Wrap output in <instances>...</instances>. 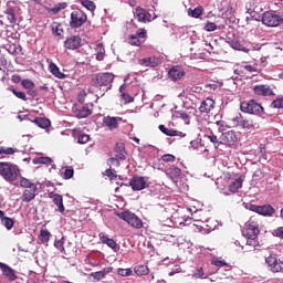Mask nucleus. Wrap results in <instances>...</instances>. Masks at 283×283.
<instances>
[{
	"label": "nucleus",
	"mask_w": 283,
	"mask_h": 283,
	"mask_svg": "<svg viewBox=\"0 0 283 283\" xmlns=\"http://www.w3.org/2000/svg\"><path fill=\"white\" fill-rule=\"evenodd\" d=\"M261 22L266 28H280L283 23V15L279 11H265L262 13Z\"/></svg>",
	"instance_id": "nucleus-4"
},
{
	"label": "nucleus",
	"mask_w": 283,
	"mask_h": 283,
	"mask_svg": "<svg viewBox=\"0 0 283 283\" xmlns=\"http://www.w3.org/2000/svg\"><path fill=\"white\" fill-rule=\"evenodd\" d=\"M227 43H228V45H230V48H232V50H237L239 52H244V45H242V43H240V41L228 40Z\"/></svg>",
	"instance_id": "nucleus-34"
},
{
	"label": "nucleus",
	"mask_w": 283,
	"mask_h": 283,
	"mask_svg": "<svg viewBox=\"0 0 283 283\" xmlns=\"http://www.w3.org/2000/svg\"><path fill=\"white\" fill-rule=\"evenodd\" d=\"M96 60L97 61H103V59H105V48L103 46V43H98L96 45Z\"/></svg>",
	"instance_id": "nucleus-41"
},
{
	"label": "nucleus",
	"mask_w": 283,
	"mask_h": 283,
	"mask_svg": "<svg viewBox=\"0 0 283 283\" xmlns=\"http://www.w3.org/2000/svg\"><path fill=\"white\" fill-rule=\"evenodd\" d=\"M182 76H185V70H182V67L180 66H172L168 71V77L170 78V81H180Z\"/></svg>",
	"instance_id": "nucleus-20"
},
{
	"label": "nucleus",
	"mask_w": 283,
	"mask_h": 283,
	"mask_svg": "<svg viewBox=\"0 0 283 283\" xmlns=\"http://www.w3.org/2000/svg\"><path fill=\"white\" fill-rule=\"evenodd\" d=\"M178 118L185 120L186 125H189V115L187 113H179Z\"/></svg>",
	"instance_id": "nucleus-60"
},
{
	"label": "nucleus",
	"mask_w": 283,
	"mask_h": 283,
	"mask_svg": "<svg viewBox=\"0 0 283 283\" xmlns=\"http://www.w3.org/2000/svg\"><path fill=\"white\" fill-rule=\"evenodd\" d=\"M49 198H51L53 203L57 206V211H60V213L65 211V206L63 205V196L56 192H50Z\"/></svg>",
	"instance_id": "nucleus-21"
},
{
	"label": "nucleus",
	"mask_w": 283,
	"mask_h": 283,
	"mask_svg": "<svg viewBox=\"0 0 283 283\" xmlns=\"http://www.w3.org/2000/svg\"><path fill=\"white\" fill-rule=\"evenodd\" d=\"M244 209L248 211H253L254 213H259V216H264L265 218H271L273 213H275V208L271 205L258 206L251 202H243Z\"/></svg>",
	"instance_id": "nucleus-6"
},
{
	"label": "nucleus",
	"mask_w": 283,
	"mask_h": 283,
	"mask_svg": "<svg viewBox=\"0 0 283 283\" xmlns=\"http://www.w3.org/2000/svg\"><path fill=\"white\" fill-rule=\"evenodd\" d=\"M0 271L3 277H6V280H8L9 282H14L15 280H19L17 271L6 263L0 262Z\"/></svg>",
	"instance_id": "nucleus-12"
},
{
	"label": "nucleus",
	"mask_w": 283,
	"mask_h": 283,
	"mask_svg": "<svg viewBox=\"0 0 283 283\" xmlns=\"http://www.w3.org/2000/svg\"><path fill=\"white\" fill-rule=\"evenodd\" d=\"M232 123L233 125H235V127H241V129H245L247 132H253L259 127L258 123H254L251 119L244 118L242 114H238L235 117H233Z\"/></svg>",
	"instance_id": "nucleus-7"
},
{
	"label": "nucleus",
	"mask_w": 283,
	"mask_h": 283,
	"mask_svg": "<svg viewBox=\"0 0 283 283\" xmlns=\"http://www.w3.org/2000/svg\"><path fill=\"white\" fill-rule=\"evenodd\" d=\"M192 277H200L201 280H203L205 277V270H202V268H198L192 272Z\"/></svg>",
	"instance_id": "nucleus-53"
},
{
	"label": "nucleus",
	"mask_w": 283,
	"mask_h": 283,
	"mask_svg": "<svg viewBox=\"0 0 283 283\" xmlns=\"http://www.w3.org/2000/svg\"><path fill=\"white\" fill-rule=\"evenodd\" d=\"M129 185L133 191H143V189H147V187H149V184H147V178L145 177H133Z\"/></svg>",
	"instance_id": "nucleus-13"
},
{
	"label": "nucleus",
	"mask_w": 283,
	"mask_h": 283,
	"mask_svg": "<svg viewBox=\"0 0 283 283\" xmlns=\"http://www.w3.org/2000/svg\"><path fill=\"white\" fill-rule=\"evenodd\" d=\"M63 240H65L64 237H62V239H60V240H57V241L54 242L55 249H57L59 251H61V253H65V247H63V244H64V241H63Z\"/></svg>",
	"instance_id": "nucleus-48"
},
{
	"label": "nucleus",
	"mask_w": 283,
	"mask_h": 283,
	"mask_svg": "<svg viewBox=\"0 0 283 283\" xmlns=\"http://www.w3.org/2000/svg\"><path fill=\"white\" fill-rule=\"evenodd\" d=\"M211 264H213V266H218L219 269H222V266H227V262L220 261L218 259H213L211 261Z\"/></svg>",
	"instance_id": "nucleus-57"
},
{
	"label": "nucleus",
	"mask_w": 283,
	"mask_h": 283,
	"mask_svg": "<svg viewBox=\"0 0 283 283\" xmlns=\"http://www.w3.org/2000/svg\"><path fill=\"white\" fill-rule=\"evenodd\" d=\"M120 220H124L130 227H134V229H143V220L138 218V216L134 214V212L130 211H124L118 214Z\"/></svg>",
	"instance_id": "nucleus-9"
},
{
	"label": "nucleus",
	"mask_w": 283,
	"mask_h": 283,
	"mask_svg": "<svg viewBox=\"0 0 283 283\" xmlns=\"http://www.w3.org/2000/svg\"><path fill=\"white\" fill-rule=\"evenodd\" d=\"M134 17L135 19H137V21H139V23H150V21L158 19L157 14H154V17H151V13H149L148 11H146L144 8H140V7H137L135 9Z\"/></svg>",
	"instance_id": "nucleus-11"
},
{
	"label": "nucleus",
	"mask_w": 283,
	"mask_h": 283,
	"mask_svg": "<svg viewBox=\"0 0 283 283\" xmlns=\"http://www.w3.org/2000/svg\"><path fill=\"white\" fill-rule=\"evenodd\" d=\"M213 107H216V102L212 98H206L201 102L199 112L201 114H209V112L212 111Z\"/></svg>",
	"instance_id": "nucleus-22"
},
{
	"label": "nucleus",
	"mask_w": 283,
	"mask_h": 283,
	"mask_svg": "<svg viewBox=\"0 0 283 283\" xmlns=\"http://www.w3.org/2000/svg\"><path fill=\"white\" fill-rule=\"evenodd\" d=\"M20 187H22L23 189H39L36 184L32 182V180L25 177H20Z\"/></svg>",
	"instance_id": "nucleus-26"
},
{
	"label": "nucleus",
	"mask_w": 283,
	"mask_h": 283,
	"mask_svg": "<svg viewBox=\"0 0 283 283\" xmlns=\"http://www.w3.org/2000/svg\"><path fill=\"white\" fill-rule=\"evenodd\" d=\"M109 167H120V161L116 157H112L107 160Z\"/></svg>",
	"instance_id": "nucleus-56"
},
{
	"label": "nucleus",
	"mask_w": 283,
	"mask_h": 283,
	"mask_svg": "<svg viewBox=\"0 0 283 283\" xmlns=\"http://www.w3.org/2000/svg\"><path fill=\"white\" fill-rule=\"evenodd\" d=\"M120 97L124 99L125 105L134 103V97L129 93H125V84L119 86Z\"/></svg>",
	"instance_id": "nucleus-31"
},
{
	"label": "nucleus",
	"mask_w": 283,
	"mask_h": 283,
	"mask_svg": "<svg viewBox=\"0 0 283 283\" xmlns=\"http://www.w3.org/2000/svg\"><path fill=\"white\" fill-rule=\"evenodd\" d=\"M98 238H99L102 244L108 245L109 249H113L115 251V253H117V251H120V245H118V243H116L114 239H109V237L107 234H105L104 232H101L98 234Z\"/></svg>",
	"instance_id": "nucleus-17"
},
{
	"label": "nucleus",
	"mask_w": 283,
	"mask_h": 283,
	"mask_svg": "<svg viewBox=\"0 0 283 283\" xmlns=\"http://www.w3.org/2000/svg\"><path fill=\"white\" fill-rule=\"evenodd\" d=\"M203 30L206 32H216V30H218V25L214 22H207Z\"/></svg>",
	"instance_id": "nucleus-47"
},
{
	"label": "nucleus",
	"mask_w": 283,
	"mask_h": 283,
	"mask_svg": "<svg viewBox=\"0 0 283 283\" xmlns=\"http://www.w3.org/2000/svg\"><path fill=\"white\" fill-rule=\"evenodd\" d=\"M252 90L256 96H275L273 88L266 84L254 85Z\"/></svg>",
	"instance_id": "nucleus-14"
},
{
	"label": "nucleus",
	"mask_w": 283,
	"mask_h": 283,
	"mask_svg": "<svg viewBox=\"0 0 283 283\" xmlns=\"http://www.w3.org/2000/svg\"><path fill=\"white\" fill-rule=\"evenodd\" d=\"M166 174L169 178H171V180H176V178H180V174H182V171L180 168L172 166L167 169Z\"/></svg>",
	"instance_id": "nucleus-28"
},
{
	"label": "nucleus",
	"mask_w": 283,
	"mask_h": 283,
	"mask_svg": "<svg viewBox=\"0 0 283 283\" xmlns=\"http://www.w3.org/2000/svg\"><path fill=\"white\" fill-rule=\"evenodd\" d=\"M87 23V14L82 10H75L71 13L70 28L76 30Z\"/></svg>",
	"instance_id": "nucleus-8"
},
{
	"label": "nucleus",
	"mask_w": 283,
	"mask_h": 283,
	"mask_svg": "<svg viewBox=\"0 0 283 283\" xmlns=\"http://www.w3.org/2000/svg\"><path fill=\"white\" fill-rule=\"evenodd\" d=\"M53 32L54 34H56V36H61L63 34V29H61V24H57L55 28H53Z\"/></svg>",
	"instance_id": "nucleus-61"
},
{
	"label": "nucleus",
	"mask_w": 283,
	"mask_h": 283,
	"mask_svg": "<svg viewBox=\"0 0 283 283\" xmlns=\"http://www.w3.org/2000/svg\"><path fill=\"white\" fill-rule=\"evenodd\" d=\"M265 263L269 271L272 273H280L283 271V262L275 254H271L270 256L265 258Z\"/></svg>",
	"instance_id": "nucleus-10"
},
{
	"label": "nucleus",
	"mask_w": 283,
	"mask_h": 283,
	"mask_svg": "<svg viewBox=\"0 0 283 283\" xmlns=\"http://www.w3.org/2000/svg\"><path fill=\"white\" fill-rule=\"evenodd\" d=\"M116 153H117V155L115 157L116 159H118L119 161L125 160L126 153H125V146L123 144L117 145Z\"/></svg>",
	"instance_id": "nucleus-38"
},
{
	"label": "nucleus",
	"mask_w": 283,
	"mask_h": 283,
	"mask_svg": "<svg viewBox=\"0 0 283 283\" xmlns=\"http://www.w3.org/2000/svg\"><path fill=\"white\" fill-rule=\"evenodd\" d=\"M33 165H52V158L50 157H35Z\"/></svg>",
	"instance_id": "nucleus-39"
},
{
	"label": "nucleus",
	"mask_w": 283,
	"mask_h": 283,
	"mask_svg": "<svg viewBox=\"0 0 283 283\" xmlns=\"http://www.w3.org/2000/svg\"><path fill=\"white\" fill-rule=\"evenodd\" d=\"M242 182H244L242 178H237L234 181L230 184L229 191H231V193H238V191L242 189Z\"/></svg>",
	"instance_id": "nucleus-25"
},
{
	"label": "nucleus",
	"mask_w": 283,
	"mask_h": 283,
	"mask_svg": "<svg viewBox=\"0 0 283 283\" xmlns=\"http://www.w3.org/2000/svg\"><path fill=\"white\" fill-rule=\"evenodd\" d=\"M161 160H164V163H174L176 157L174 155L167 154L161 157Z\"/></svg>",
	"instance_id": "nucleus-58"
},
{
	"label": "nucleus",
	"mask_w": 283,
	"mask_h": 283,
	"mask_svg": "<svg viewBox=\"0 0 283 283\" xmlns=\"http://www.w3.org/2000/svg\"><path fill=\"white\" fill-rule=\"evenodd\" d=\"M139 40L145 39L147 36V31L145 29H138L135 34Z\"/></svg>",
	"instance_id": "nucleus-59"
},
{
	"label": "nucleus",
	"mask_w": 283,
	"mask_h": 283,
	"mask_svg": "<svg viewBox=\"0 0 283 283\" xmlns=\"http://www.w3.org/2000/svg\"><path fill=\"white\" fill-rule=\"evenodd\" d=\"M136 275H148L149 274V268L147 265H137L135 268Z\"/></svg>",
	"instance_id": "nucleus-43"
},
{
	"label": "nucleus",
	"mask_w": 283,
	"mask_h": 283,
	"mask_svg": "<svg viewBox=\"0 0 283 283\" xmlns=\"http://www.w3.org/2000/svg\"><path fill=\"white\" fill-rule=\"evenodd\" d=\"M260 50H262V44L255 43V42H253V43L249 42V43L244 46L243 52H244L245 54H249V52H255V51H260Z\"/></svg>",
	"instance_id": "nucleus-30"
},
{
	"label": "nucleus",
	"mask_w": 283,
	"mask_h": 283,
	"mask_svg": "<svg viewBox=\"0 0 283 283\" xmlns=\"http://www.w3.org/2000/svg\"><path fill=\"white\" fill-rule=\"evenodd\" d=\"M241 112L243 114H252L254 116H264V107L255 99H250L248 102H242L240 105Z\"/></svg>",
	"instance_id": "nucleus-5"
},
{
	"label": "nucleus",
	"mask_w": 283,
	"mask_h": 283,
	"mask_svg": "<svg viewBox=\"0 0 283 283\" xmlns=\"http://www.w3.org/2000/svg\"><path fill=\"white\" fill-rule=\"evenodd\" d=\"M129 43H130V45H137V46H139V45L143 44V41L139 40L135 34H132V35L129 36Z\"/></svg>",
	"instance_id": "nucleus-52"
},
{
	"label": "nucleus",
	"mask_w": 283,
	"mask_h": 283,
	"mask_svg": "<svg viewBox=\"0 0 283 283\" xmlns=\"http://www.w3.org/2000/svg\"><path fill=\"white\" fill-rule=\"evenodd\" d=\"M49 70L51 72V74H53V76H55V78H67V75H65V73L61 72V69H59V66L55 63H50L49 64Z\"/></svg>",
	"instance_id": "nucleus-23"
},
{
	"label": "nucleus",
	"mask_w": 283,
	"mask_h": 283,
	"mask_svg": "<svg viewBox=\"0 0 283 283\" xmlns=\"http://www.w3.org/2000/svg\"><path fill=\"white\" fill-rule=\"evenodd\" d=\"M242 235L247 238V244L249 247H256L258 235H260V223L253 219H250L248 222H245L244 228L242 229Z\"/></svg>",
	"instance_id": "nucleus-1"
},
{
	"label": "nucleus",
	"mask_w": 283,
	"mask_h": 283,
	"mask_svg": "<svg viewBox=\"0 0 283 283\" xmlns=\"http://www.w3.org/2000/svg\"><path fill=\"white\" fill-rule=\"evenodd\" d=\"M21 85L24 90H33L34 82H32V80H22Z\"/></svg>",
	"instance_id": "nucleus-49"
},
{
	"label": "nucleus",
	"mask_w": 283,
	"mask_h": 283,
	"mask_svg": "<svg viewBox=\"0 0 283 283\" xmlns=\"http://www.w3.org/2000/svg\"><path fill=\"white\" fill-rule=\"evenodd\" d=\"M163 63V60L158 56L144 57L138 60V65L142 67H158Z\"/></svg>",
	"instance_id": "nucleus-15"
},
{
	"label": "nucleus",
	"mask_w": 283,
	"mask_h": 283,
	"mask_svg": "<svg viewBox=\"0 0 283 283\" xmlns=\"http://www.w3.org/2000/svg\"><path fill=\"white\" fill-rule=\"evenodd\" d=\"M1 224L4 226L6 229H8V231H10V229H12V227H14V220H12L9 217H2Z\"/></svg>",
	"instance_id": "nucleus-44"
},
{
	"label": "nucleus",
	"mask_w": 283,
	"mask_h": 283,
	"mask_svg": "<svg viewBox=\"0 0 283 283\" xmlns=\"http://www.w3.org/2000/svg\"><path fill=\"white\" fill-rule=\"evenodd\" d=\"M117 273L122 276V277H129V275H132V269H118Z\"/></svg>",
	"instance_id": "nucleus-54"
},
{
	"label": "nucleus",
	"mask_w": 283,
	"mask_h": 283,
	"mask_svg": "<svg viewBox=\"0 0 283 283\" xmlns=\"http://www.w3.org/2000/svg\"><path fill=\"white\" fill-rule=\"evenodd\" d=\"M64 180H70V178H74V169L66 168L63 175Z\"/></svg>",
	"instance_id": "nucleus-55"
},
{
	"label": "nucleus",
	"mask_w": 283,
	"mask_h": 283,
	"mask_svg": "<svg viewBox=\"0 0 283 283\" xmlns=\"http://www.w3.org/2000/svg\"><path fill=\"white\" fill-rule=\"evenodd\" d=\"M274 235H275L276 238L283 239V227H280V228H277L276 230H274Z\"/></svg>",
	"instance_id": "nucleus-62"
},
{
	"label": "nucleus",
	"mask_w": 283,
	"mask_h": 283,
	"mask_svg": "<svg viewBox=\"0 0 283 283\" xmlns=\"http://www.w3.org/2000/svg\"><path fill=\"white\" fill-rule=\"evenodd\" d=\"M36 191H39V188H28L25 189L21 197L20 200L22 202H32L36 198Z\"/></svg>",
	"instance_id": "nucleus-18"
},
{
	"label": "nucleus",
	"mask_w": 283,
	"mask_h": 283,
	"mask_svg": "<svg viewBox=\"0 0 283 283\" xmlns=\"http://www.w3.org/2000/svg\"><path fill=\"white\" fill-rule=\"evenodd\" d=\"M82 39L78 35H72L71 38L66 39L64 42V48L66 50H78L81 48Z\"/></svg>",
	"instance_id": "nucleus-16"
},
{
	"label": "nucleus",
	"mask_w": 283,
	"mask_h": 283,
	"mask_svg": "<svg viewBox=\"0 0 283 283\" xmlns=\"http://www.w3.org/2000/svg\"><path fill=\"white\" fill-rule=\"evenodd\" d=\"M77 143L80 145H85L86 143H90V135L85 133H80L77 136Z\"/></svg>",
	"instance_id": "nucleus-46"
},
{
	"label": "nucleus",
	"mask_w": 283,
	"mask_h": 283,
	"mask_svg": "<svg viewBox=\"0 0 283 283\" xmlns=\"http://www.w3.org/2000/svg\"><path fill=\"white\" fill-rule=\"evenodd\" d=\"M210 143H213V145H220V142H218V136L216 135H210L208 136Z\"/></svg>",
	"instance_id": "nucleus-63"
},
{
	"label": "nucleus",
	"mask_w": 283,
	"mask_h": 283,
	"mask_svg": "<svg viewBox=\"0 0 283 283\" xmlns=\"http://www.w3.org/2000/svg\"><path fill=\"white\" fill-rule=\"evenodd\" d=\"M21 175L19 166L6 161H0V176L7 182H14Z\"/></svg>",
	"instance_id": "nucleus-2"
},
{
	"label": "nucleus",
	"mask_w": 283,
	"mask_h": 283,
	"mask_svg": "<svg viewBox=\"0 0 283 283\" xmlns=\"http://www.w3.org/2000/svg\"><path fill=\"white\" fill-rule=\"evenodd\" d=\"M159 130L161 134H165L166 136H175L176 129L167 128L165 125H159Z\"/></svg>",
	"instance_id": "nucleus-45"
},
{
	"label": "nucleus",
	"mask_w": 283,
	"mask_h": 283,
	"mask_svg": "<svg viewBox=\"0 0 283 283\" xmlns=\"http://www.w3.org/2000/svg\"><path fill=\"white\" fill-rule=\"evenodd\" d=\"M80 3H81V6H83V8H85L90 12H94V10H96V3H94V1H91V0H80Z\"/></svg>",
	"instance_id": "nucleus-37"
},
{
	"label": "nucleus",
	"mask_w": 283,
	"mask_h": 283,
	"mask_svg": "<svg viewBox=\"0 0 283 283\" xmlns=\"http://www.w3.org/2000/svg\"><path fill=\"white\" fill-rule=\"evenodd\" d=\"M4 14H6L9 23H17V18L14 15V9H12V7L7 8V10L4 11Z\"/></svg>",
	"instance_id": "nucleus-40"
},
{
	"label": "nucleus",
	"mask_w": 283,
	"mask_h": 283,
	"mask_svg": "<svg viewBox=\"0 0 283 283\" xmlns=\"http://www.w3.org/2000/svg\"><path fill=\"white\" fill-rule=\"evenodd\" d=\"M123 120L120 117H106L104 119V125L108 127V129H116L118 127V122Z\"/></svg>",
	"instance_id": "nucleus-24"
},
{
	"label": "nucleus",
	"mask_w": 283,
	"mask_h": 283,
	"mask_svg": "<svg viewBox=\"0 0 283 283\" xmlns=\"http://www.w3.org/2000/svg\"><path fill=\"white\" fill-rule=\"evenodd\" d=\"M202 12H205V8H202V6H198L193 10L191 9L188 10L189 17H192L193 19H200V17L202 15Z\"/></svg>",
	"instance_id": "nucleus-32"
},
{
	"label": "nucleus",
	"mask_w": 283,
	"mask_h": 283,
	"mask_svg": "<svg viewBox=\"0 0 283 283\" xmlns=\"http://www.w3.org/2000/svg\"><path fill=\"white\" fill-rule=\"evenodd\" d=\"M50 238H52V233L50 232V230L42 229L40 231L39 240L42 244L50 242Z\"/></svg>",
	"instance_id": "nucleus-33"
},
{
	"label": "nucleus",
	"mask_w": 283,
	"mask_h": 283,
	"mask_svg": "<svg viewBox=\"0 0 283 283\" xmlns=\"http://www.w3.org/2000/svg\"><path fill=\"white\" fill-rule=\"evenodd\" d=\"M11 92H12V94H14V96H17V98H20L21 101H28L25 93H23L21 91H17V88H12Z\"/></svg>",
	"instance_id": "nucleus-51"
},
{
	"label": "nucleus",
	"mask_w": 283,
	"mask_h": 283,
	"mask_svg": "<svg viewBox=\"0 0 283 283\" xmlns=\"http://www.w3.org/2000/svg\"><path fill=\"white\" fill-rule=\"evenodd\" d=\"M241 67L245 70V72H250V73L258 72V65L255 64L251 65V64L244 63L243 65H241Z\"/></svg>",
	"instance_id": "nucleus-50"
},
{
	"label": "nucleus",
	"mask_w": 283,
	"mask_h": 283,
	"mask_svg": "<svg viewBox=\"0 0 283 283\" xmlns=\"http://www.w3.org/2000/svg\"><path fill=\"white\" fill-rule=\"evenodd\" d=\"M105 176H107L108 178H116V174H114V171H112V169H106Z\"/></svg>",
	"instance_id": "nucleus-64"
},
{
	"label": "nucleus",
	"mask_w": 283,
	"mask_h": 283,
	"mask_svg": "<svg viewBox=\"0 0 283 283\" xmlns=\"http://www.w3.org/2000/svg\"><path fill=\"white\" fill-rule=\"evenodd\" d=\"M77 118H87V116H92V109L87 106H83L77 111Z\"/></svg>",
	"instance_id": "nucleus-36"
},
{
	"label": "nucleus",
	"mask_w": 283,
	"mask_h": 283,
	"mask_svg": "<svg viewBox=\"0 0 283 283\" xmlns=\"http://www.w3.org/2000/svg\"><path fill=\"white\" fill-rule=\"evenodd\" d=\"M270 107H272V109H283V97H276L273 99Z\"/></svg>",
	"instance_id": "nucleus-42"
},
{
	"label": "nucleus",
	"mask_w": 283,
	"mask_h": 283,
	"mask_svg": "<svg viewBox=\"0 0 283 283\" xmlns=\"http://www.w3.org/2000/svg\"><path fill=\"white\" fill-rule=\"evenodd\" d=\"M221 140L224 145H235L238 143V135L233 130L222 133Z\"/></svg>",
	"instance_id": "nucleus-19"
},
{
	"label": "nucleus",
	"mask_w": 283,
	"mask_h": 283,
	"mask_svg": "<svg viewBox=\"0 0 283 283\" xmlns=\"http://www.w3.org/2000/svg\"><path fill=\"white\" fill-rule=\"evenodd\" d=\"M34 125H36L38 127H40L41 129H48V127H50L51 122L50 119L45 118V117H36L33 120Z\"/></svg>",
	"instance_id": "nucleus-27"
},
{
	"label": "nucleus",
	"mask_w": 283,
	"mask_h": 283,
	"mask_svg": "<svg viewBox=\"0 0 283 283\" xmlns=\"http://www.w3.org/2000/svg\"><path fill=\"white\" fill-rule=\"evenodd\" d=\"M109 271H112V269L108 268L107 270L104 269L102 271L93 272L91 273V277H93L95 282H101V280H104Z\"/></svg>",
	"instance_id": "nucleus-29"
},
{
	"label": "nucleus",
	"mask_w": 283,
	"mask_h": 283,
	"mask_svg": "<svg viewBox=\"0 0 283 283\" xmlns=\"http://www.w3.org/2000/svg\"><path fill=\"white\" fill-rule=\"evenodd\" d=\"M19 149L0 146V156H14Z\"/></svg>",
	"instance_id": "nucleus-35"
},
{
	"label": "nucleus",
	"mask_w": 283,
	"mask_h": 283,
	"mask_svg": "<svg viewBox=\"0 0 283 283\" xmlns=\"http://www.w3.org/2000/svg\"><path fill=\"white\" fill-rule=\"evenodd\" d=\"M114 77L115 76L113 73H99L92 77L91 85H93V87H98L99 90L107 92L112 90V83H114Z\"/></svg>",
	"instance_id": "nucleus-3"
}]
</instances>
